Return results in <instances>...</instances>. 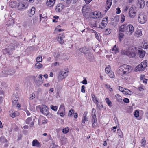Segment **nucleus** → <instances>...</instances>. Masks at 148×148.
I'll list each match as a JSON object with an SVG mask.
<instances>
[{
  "instance_id": "nucleus-63",
  "label": "nucleus",
  "mask_w": 148,
  "mask_h": 148,
  "mask_svg": "<svg viewBox=\"0 0 148 148\" xmlns=\"http://www.w3.org/2000/svg\"><path fill=\"white\" fill-rule=\"evenodd\" d=\"M46 115L48 117H51L52 116V115L49 112H48V113L46 114Z\"/></svg>"
},
{
  "instance_id": "nucleus-22",
  "label": "nucleus",
  "mask_w": 148,
  "mask_h": 148,
  "mask_svg": "<svg viewBox=\"0 0 148 148\" xmlns=\"http://www.w3.org/2000/svg\"><path fill=\"white\" fill-rule=\"evenodd\" d=\"M123 32H124L120 31V27H119V35L118 36V38L120 41H121L122 39L123 38L124 36V34L123 33Z\"/></svg>"
},
{
  "instance_id": "nucleus-24",
  "label": "nucleus",
  "mask_w": 148,
  "mask_h": 148,
  "mask_svg": "<svg viewBox=\"0 0 148 148\" xmlns=\"http://www.w3.org/2000/svg\"><path fill=\"white\" fill-rule=\"evenodd\" d=\"M32 145L33 146H36L38 147H40V143L36 139L33 141Z\"/></svg>"
},
{
  "instance_id": "nucleus-37",
  "label": "nucleus",
  "mask_w": 148,
  "mask_h": 148,
  "mask_svg": "<svg viewBox=\"0 0 148 148\" xmlns=\"http://www.w3.org/2000/svg\"><path fill=\"white\" fill-rule=\"evenodd\" d=\"M69 129L68 127L64 128L62 130V132L64 134H66L69 131Z\"/></svg>"
},
{
  "instance_id": "nucleus-43",
  "label": "nucleus",
  "mask_w": 148,
  "mask_h": 148,
  "mask_svg": "<svg viewBox=\"0 0 148 148\" xmlns=\"http://www.w3.org/2000/svg\"><path fill=\"white\" fill-rule=\"evenodd\" d=\"M146 140L145 137L143 138L142 140L141 144L143 147H145V145Z\"/></svg>"
},
{
  "instance_id": "nucleus-2",
  "label": "nucleus",
  "mask_w": 148,
  "mask_h": 148,
  "mask_svg": "<svg viewBox=\"0 0 148 148\" xmlns=\"http://www.w3.org/2000/svg\"><path fill=\"white\" fill-rule=\"evenodd\" d=\"M147 65V62H143L135 68V70L136 71H143L144 70Z\"/></svg>"
},
{
  "instance_id": "nucleus-32",
  "label": "nucleus",
  "mask_w": 148,
  "mask_h": 148,
  "mask_svg": "<svg viewBox=\"0 0 148 148\" xmlns=\"http://www.w3.org/2000/svg\"><path fill=\"white\" fill-rule=\"evenodd\" d=\"M124 89L125 90L124 94L129 95H131L132 94V92L128 89L124 88Z\"/></svg>"
},
{
  "instance_id": "nucleus-50",
  "label": "nucleus",
  "mask_w": 148,
  "mask_h": 148,
  "mask_svg": "<svg viewBox=\"0 0 148 148\" xmlns=\"http://www.w3.org/2000/svg\"><path fill=\"white\" fill-rule=\"evenodd\" d=\"M40 19H42V18L43 19H46L47 17L45 14H40Z\"/></svg>"
},
{
  "instance_id": "nucleus-45",
  "label": "nucleus",
  "mask_w": 148,
  "mask_h": 148,
  "mask_svg": "<svg viewBox=\"0 0 148 148\" xmlns=\"http://www.w3.org/2000/svg\"><path fill=\"white\" fill-rule=\"evenodd\" d=\"M117 132L118 135L121 138H122L123 136V134L121 130H117Z\"/></svg>"
},
{
  "instance_id": "nucleus-35",
  "label": "nucleus",
  "mask_w": 148,
  "mask_h": 148,
  "mask_svg": "<svg viewBox=\"0 0 148 148\" xmlns=\"http://www.w3.org/2000/svg\"><path fill=\"white\" fill-rule=\"evenodd\" d=\"M8 71L9 72L8 74H9V75H13L14 74L15 72L14 70L12 69H9L8 70Z\"/></svg>"
},
{
  "instance_id": "nucleus-60",
  "label": "nucleus",
  "mask_w": 148,
  "mask_h": 148,
  "mask_svg": "<svg viewBox=\"0 0 148 148\" xmlns=\"http://www.w3.org/2000/svg\"><path fill=\"white\" fill-rule=\"evenodd\" d=\"M92 114H96V112L95 109L93 108L92 111Z\"/></svg>"
},
{
  "instance_id": "nucleus-55",
  "label": "nucleus",
  "mask_w": 148,
  "mask_h": 148,
  "mask_svg": "<svg viewBox=\"0 0 148 148\" xmlns=\"http://www.w3.org/2000/svg\"><path fill=\"white\" fill-rule=\"evenodd\" d=\"M143 77L142 78V77H141L140 78V79H141V80H142L143 81V82L144 83H145V84H147V79H143Z\"/></svg>"
},
{
  "instance_id": "nucleus-51",
  "label": "nucleus",
  "mask_w": 148,
  "mask_h": 148,
  "mask_svg": "<svg viewBox=\"0 0 148 148\" xmlns=\"http://www.w3.org/2000/svg\"><path fill=\"white\" fill-rule=\"evenodd\" d=\"M118 89L119 90V91L122 92L123 93H124V91H125V90H124V89L122 87L120 86H119L118 87Z\"/></svg>"
},
{
  "instance_id": "nucleus-10",
  "label": "nucleus",
  "mask_w": 148,
  "mask_h": 148,
  "mask_svg": "<svg viewBox=\"0 0 148 148\" xmlns=\"http://www.w3.org/2000/svg\"><path fill=\"white\" fill-rule=\"evenodd\" d=\"M67 72L64 71H60L58 77V79L60 80H62L64 78H65L67 76Z\"/></svg>"
},
{
  "instance_id": "nucleus-29",
  "label": "nucleus",
  "mask_w": 148,
  "mask_h": 148,
  "mask_svg": "<svg viewBox=\"0 0 148 148\" xmlns=\"http://www.w3.org/2000/svg\"><path fill=\"white\" fill-rule=\"evenodd\" d=\"M105 101L107 104L110 107H111L112 106V104L111 101H110L108 98H106L105 99Z\"/></svg>"
},
{
  "instance_id": "nucleus-52",
  "label": "nucleus",
  "mask_w": 148,
  "mask_h": 148,
  "mask_svg": "<svg viewBox=\"0 0 148 148\" xmlns=\"http://www.w3.org/2000/svg\"><path fill=\"white\" fill-rule=\"evenodd\" d=\"M109 76L110 77L113 78L114 77V74L113 72H110L109 73Z\"/></svg>"
},
{
  "instance_id": "nucleus-14",
  "label": "nucleus",
  "mask_w": 148,
  "mask_h": 148,
  "mask_svg": "<svg viewBox=\"0 0 148 148\" xmlns=\"http://www.w3.org/2000/svg\"><path fill=\"white\" fill-rule=\"evenodd\" d=\"M10 116L14 118L19 115V113L17 111H14V110H11L9 112Z\"/></svg>"
},
{
  "instance_id": "nucleus-26",
  "label": "nucleus",
  "mask_w": 148,
  "mask_h": 148,
  "mask_svg": "<svg viewBox=\"0 0 148 148\" xmlns=\"http://www.w3.org/2000/svg\"><path fill=\"white\" fill-rule=\"evenodd\" d=\"M56 39L58 42L60 44H62L64 42L63 38H62L60 36H57Z\"/></svg>"
},
{
  "instance_id": "nucleus-16",
  "label": "nucleus",
  "mask_w": 148,
  "mask_h": 148,
  "mask_svg": "<svg viewBox=\"0 0 148 148\" xmlns=\"http://www.w3.org/2000/svg\"><path fill=\"white\" fill-rule=\"evenodd\" d=\"M35 12V8L34 7H33L30 10H28L27 12V14L29 17H31L34 14Z\"/></svg>"
},
{
  "instance_id": "nucleus-58",
  "label": "nucleus",
  "mask_w": 148,
  "mask_h": 148,
  "mask_svg": "<svg viewBox=\"0 0 148 148\" xmlns=\"http://www.w3.org/2000/svg\"><path fill=\"white\" fill-rule=\"evenodd\" d=\"M35 95L34 94H31L30 97V99L32 100L35 98Z\"/></svg>"
},
{
  "instance_id": "nucleus-3",
  "label": "nucleus",
  "mask_w": 148,
  "mask_h": 148,
  "mask_svg": "<svg viewBox=\"0 0 148 148\" xmlns=\"http://www.w3.org/2000/svg\"><path fill=\"white\" fill-rule=\"evenodd\" d=\"M138 20L141 24L145 23L147 20L146 15L143 14H139L138 16Z\"/></svg>"
},
{
  "instance_id": "nucleus-19",
  "label": "nucleus",
  "mask_w": 148,
  "mask_h": 148,
  "mask_svg": "<svg viewBox=\"0 0 148 148\" xmlns=\"http://www.w3.org/2000/svg\"><path fill=\"white\" fill-rule=\"evenodd\" d=\"M34 79L36 85L38 86H40L43 83V80H37L35 77H34Z\"/></svg>"
},
{
  "instance_id": "nucleus-15",
  "label": "nucleus",
  "mask_w": 148,
  "mask_h": 148,
  "mask_svg": "<svg viewBox=\"0 0 148 148\" xmlns=\"http://www.w3.org/2000/svg\"><path fill=\"white\" fill-rule=\"evenodd\" d=\"M18 96L15 94H13L12 96V100L13 104L15 105L18 99Z\"/></svg>"
},
{
  "instance_id": "nucleus-27",
  "label": "nucleus",
  "mask_w": 148,
  "mask_h": 148,
  "mask_svg": "<svg viewBox=\"0 0 148 148\" xmlns=\"http://www.w3.org/2000/svg\"><path fill=\"white\" fill-rule=\"evenodd\" d=\"M142 35V32L140 29H138L135 32V35L137 37L140 36Z\"/></svg>"
},
{
  "instance_id": "nucleus-41",
  "label": "nucleus",
  "mask_w": 148,
  "mask_h": 148,
  "mask_svg": "<svg viewBox=\"0 0 148 148\" xmlns=\"http://www.w3.org/2000/svg\"><path fill=\"white\" fill-rule=\"evenodd\" d=\"M74 111L72 109H71L69 112L68 116H72L73 114Z\"/></svg>"
},
{
  "instance_id": "nucleus-21",
  "label": "nucleus",
  "mask_w": 148,
  "mask_h": 148,
  "mask_svg": "<svg viewBox=\"0 0 148 148\" xmlns=\"http://www.w3.org/2000/svg\"><path fill=\"white\" fill-rule=\"evenodd\" d=\"M123 69L124 68H123V65H122L119 67L118 70V73L121 75V76L124 75V70Z\"/></svg>"
},
{
  "instance_id": "nucleus-1",
  "label": "nucleus",
  "mask_w": 148,
  "mask_h": 148,
  "mask_svg": "<svg viewBox=\"0 0 148 148\" xmlns=\"http://www.w3.org/2000/svg\"><path fill=\"white\" fill-rule=\"evenodd\" d=\"M120 27V31L124 32L130 35H131L134 31V27L131 24L122 25Z\"/></svg>"
},
{
  "instance_id": "nucleus-7",
  "label": "nucleus",
  "mask_w": 148,
  "mask_h": 148,
  "mask_svg": "<svg viewBox=\"0 0 148 148\" xmlns=\"http://www.w3.org/2000/svg\"><path fill=\"white\" fill-rule=\"evenodd\" d=\"M85 56L87 60L90 62L92 61L94 59V56L93 53L90 51L85 54Z\"/></svg>"
},
{
  "instance_id": "nucleus-23",
  "label": "nucleus",
  "mask_w": 148,
  "mask_h": 148,
  "mask_svg": "<svg viewBox=\"0 0 148 148\" xmlns=\"http://www.w3.org/2000/svg\"><path fill=\"white\" fill-rule=\"evenodd\" d=\"M138 51L139 56L140 58H143L144 57L145 53V52L144 51L142 50H138Z\"/></svg>"
},
{
  "instance_id": "nucleus-18",
  "label": "nucleus",
  "mask_w": 148,
  "mask_h": 148,
  "mask_svg": "<svg viewBox=\"0 0 148 148\" xmlns=\"http://www.w3.org/2000/svg\"><path fill=\"white\" fill-rule=\"evenodd\" d=\"M55 1L56 0H47L46 4L47 6L50 7L53 5Z\"/></svg>"
},
{
  "instance_id": "nucleus-39",
  "label": "nucleus",
  "mask_w": 148,
  "mask_h": 148,
  "mask_svg": "<svg viewBox=\"0 0 148 148\" xmlns=\"http://www.w3.org/2000/svg\"><path fill=\"white\" fill-rule=\"evenodd\" d=\"M107 23H107L101 22L99 26L101 27V28L102 29L106 25Z\"/></svg>"
},
{
  "instance_id": "nucleus-36",
  "label": "nucleus",
  "mask_w": 148,
  "mask_h": 148,
  "mask_svg": "<svg viewBox=\"0 0 148 148\" xmlns=\"http://www.w3.org/2000/svg\"><path fill=\"white\" fill-rule=\"evenodd\" d=\"M59 110L60 111H65V106L64 104H62L60 105Z\"/></svg>"
},
{
  "instance_id": "nucleus-30",
  "label": "nucleus",
  "mask_w": 148,
  "mask_h": 148,
  "mask_svg": "<svg viewBox=\"0 0 148 148\" xmlns=\"http://www.w3.org/2000/svg\"><path fill=\"white\" fill-rule=\"evenodd\" d=\"M111 50L112 51H114L115 53L119 52V49L116 47V45L114 46L111 49Z\"/></svg>"
},
{
  "instance_id": "nucleus-34",
  "label": "nucleus",
  "mask_w": 148,
  "mask_h": 148,
  "mask_svg": "<svg viewBox=\"0 0 148 148\" xmlns=\"http://www.w3.org/2000/svg\"><path fill=\"white\" fill-rule=\"evenodd\" d=\"M35 66L36 68L38 69H39L42 67L43 66V65L40 63L37 62L35 64Z\"/></svg>"
},
{
  "instance_id": "nucleus-42",
  "label": "nucleus",
  "mask_w": 148,
  "mask_h": 148,
  "mask_svg": "<svg viewBox=\"0 0 148 148\" xmlns=\"http://www.w3.org/2000/svg\"><path fill=\"white\" fill-rule=\"evenodd\" d=\"M91 96L92 100L94 101V102L95 103L98 102V100H97V98L94 95L92 94Z\"/></svg>"
},
{
  "instance_id": "nucleus-20",
  "label": "nucleus",
  "mask_w": 148,
  "mask_h": 148,
  "mask_svg": "<svg viewBox=\"0 0 148 148\" xmlns=\"http://www.w3.org/2000/svg\"><path fill=\"white\" fill-rule=\"evenodd\" d=\"M112 0H107L106 2V8L107 10L109 9L112 4Z\"/></svg>"
},
{
  "instance_id": "nucleus-33",
  "label": "nucleus",
  "mask_w": 148,
  "mask_h": 148,
  "mask_svg": "<svg viewBox=\"0 0 148 148\" xmlns=\"http://www.w3.org/2000/svg\"><path fill=\"white\" fill-rule=\"evenodd\" d=\"M88 118L86 117H83L82 119V124L83 125H84L85 124V122L88 121Z\"/></svg>"
},
{
  "instance_id": "nucleus-57",
  "label": "nucleus",
  "mask_w": 148,
  "mask_h": 148,
  "mask_svg": "<svg viewBox=\"0 0 148 148\" xmlns=\"http://www.w3.org/2000/svg\"><path fill=\"white\" fill-rule=\"evenodd\" d=\"M43 120H42V124H46L47 123V121L46 119L44 117L43 118Z\"/></svg>"
},
{
  "instance_id": "nucleus-47",
  "label": "nucleus",
  "mask_w": 148,
  "mask_h": 148,
  "mask_svg": "<svg viewBox=\"0 0 148 148\" xmlns=\"http://www.w3.org/2000/svg\"><path fill=\"white\" fill-rule=\"evenodd\" d=\"M8 72V70H5L2 71V73L5 75V77L7 76L8 75H9V74H8V73H9Z\"/></svg>"
},
{
  "instance_id": "nucleus-8",
  "label": "nucleus",
  "mask_w": 148,
  "mask_h": 148,
  "mask_svg": "<svg viewBox=\"0 0 148 148\" xmlns=\"http://www.w3.org/2000/svg\"><path fill=\"white\" fill-rule=\"evenodd\" d=\"M136 3L137 8L140 9H143L145 5V2L143 0H138Z\"/></svg>"
},
{
  "instance_id": "nucleus-25",
  "label": "nucleus",
  "mask_w": 148,
  "mask_h": 148,
  "mask_svg": "<svg viewBox=\"0 0 148 148\" xmlns=\"http://www.w3.org/2000/svg\"><path fill=\"white\" fill-rule=\"evenodd\" d=\"M61 4H59L57 5L56 6L55 10L56 12H59L62 9V7L61 6Z\"/></svg>"
},
{
  "instance_id": "nucleus-61",
  "label": "nucleus",
  "mask_w": 148,
  "mask_h": 148,
  "mask_svg": "<svg viewBox=\"0 0 148 148\" xmlns=\"http://www.w3.org/2000/svg\"><path fill=\"white\" fill-rule=\"evenodd\" d=\"M58 36H60L62 38H63V39L65 38L64 34V33L60 34Z\"/></svg>"
},
{
  "instance_id": "nucleus-46",
  "label": "nucleus",
  "mask_w": 148,
  "mask_h": 148,
  "mask_svg": "<svg viewBox=\"0 0 148 148\" xmlns=\"http://www.w3.org/2000/svg\"><path fill=\"white\" fill-rule=\"evenodd\" d=\"M51 108L55 111L57 110L58 109L57 106H54L53 105H51L50 106Z\"/></svg>"
},
{
  "instance_id": "nucleus-4",
  "label": "nucleus",
  "mask_w": 148,
  "mask_h": 148,
  "mask_svg": "<svg viewBox=\"0 0 148 148\" xmlns=\"http://www.w3.org/2000/svg\"><path fill=\"white\" fill-rule=\"evenodd\" d=\"M38 108L40 109V110L41 113L44 115L48 113L49 111L48 110V108L45 105H42V106H38Z\"/></svg>"
},
{
  "instance_id": "nucleus-62",
  "label": "nucleus",
  "mask_w": 148,
  "mask_h": 148,
  "mask_svg": "<svg viewBox=\"0 0 148 148\" xmlns=\"http://www.w3.org/2000/svg\"><path fill=\"white\" fill-rule=\"evenodd\" d=\"M116 13L117 14H119L121 13V10L120 8H116Z\"/></svg>"
},
{
  "instance_id": "nucleus-48",
  "label": "nucleus",
  "mask_w": 148,
  "mask_h": 148,
  "mask_svg": "<svg viewBox=\"0 0 148 148\" xmlns=\"http://www.w3.org/2000/svg\"><path fill=\"white\" fill-rule=\"evenodd\" d=\"M110 71V66H108V67H106L105 68V71L106 73H109Z\"/></svg>"
},
{
  "instance_id": "nucleus-64",
  "label": "nucleus",
  "mask_w": 148,
  "mask_h": 148,
  "mask_svg": "<svg viewBox=\"0 0 148 148\" xmlns=\"http://www.w3.org/2000/svg\"><path fill=\"white\" fill-rule=\"evenodd\" d=\"M82 83L83 84L86 85L87 84V81L86 79H84L82 81Z\"/></svg>"
},
{
  "instance_id": "nucleus-31",
  "label": "nucleus",
  "mask_w": 148,
  "mask_h": 148,
  "mask_svg": "<svg viewBox=\"0 0 148 148\" xmlns=\"http://www.w3.org/2000/svg\"><path fill=\"white\" fill-rule=\"evenodd\" d=\"M115 97L118 102H121L122 101V97L119 94L116 95Z\"/></svg>"
},
{
  "instance_id": "nucleus-9",
  "label": "nucleus",
  "mask_w": 148,
  "mask_h": 148,
  "mask_svg": "<svg viewBox=\"0 0 148 148\" xmlns=\"http://www.w3.org/2000/svg\"><path fill=\"white\" fill-rule=\"evenodd\" d=\"M123 65V68H124L123 69L124 70V73L125 74H127L131 71L132 69L131 66L129 65H127L125 64H124Z\"/></svg>"
},
{
  "instance_id": "nucleus-56",
  "label": "nucleus",
  "mask_w": 148,
  "mask_h": 148,
  "mask_svg": "<svg viewBox=\"0 0 148 148\" xmlns=\"http://www.w3.org/2000/svg\"><path fill=\"white\" fill-rule=\"evenodd\" d=\"M125 20V17L124 15H122L121 16V23L123 22Z\"/></svg>"
},
{
  "instance_id": "nucleus-13",
  "label": "nucleus",
  "mask_w": 148,
  "mask_h": 148,
  "mask_svg": "<svg viewBox=\"0 0 148 148\" xmlns=\"http://www.w3.org/2000/svg\"><path fill=\"white\" fill-rule=\"evenodd\" d=\"M28 5L23 2H20L18 3V9L19 10L25 9L27 7Z\"/></svg>"
},
{
  "instance_id": "nucleus-40",
  "label": "nucleus",
  "mask_w": 148,
  "mask_h": 148,
  "mask_svg": "<svg viewBox=\"0 0 148 148\" xmlns=\"http://www.w3.org/2000/svg\"><path fill=\"white\" fill-rule=\"evenodd\" d=\"M139 112L138 110H135L134 112V115L137 118L139 117Z\"/></svg>"
},
{
  "instance_id": "nucleus-6",
  "label": "nucleus",
  "mask_w": 148,
  "mask_h": 148,
  "mask_svg": "<svg viewBox=\"0 0 148 148\" xmlns=\"http://www.w3.org/2000/svg\"><path fill=\"white\" fill-rule=\"evenodd\" d=\"M101 15V13L100 12L95 11L94 12H92L89 14L90 17L94 19L98 18L100 17Z\"/></svg>"
},
{
  "instance_id": "nucleus-59",
  "label": "nucleus",
  "mask_w": 148,
  "mask_h": 148,
  "mask_svg": "<svg viewBox=\"0 0 148 148\" xmlns=\"http://www.w3.org/2000/svg\"><path fill=\"white\" fill-rule=\"evenodd\" d=\"M56 55V58H58L60 56V53H57V54L56 53H55V55L54 56H55Z\"/></svg>"
},
{
  "instance_id": "nucleus-28",
  "label": "nucleus",
  "mask_w": 148,
  "mask_h": 148,
  "mask_svg": "<svg viewBox=\"0 0 148 148\" xmlns=\"http://www.w3.org/2000/svg\"><path fill=\"white\" fill-rule=\"evenodd\" d=\"M0 141L2 143H4L7 141V140L3 136L0 137Z\"/></svg>"
},
{
  "instance_id": "nucleus-44",
  "label": "nucleus",
  "mask_w": 148,
  "mask_h": 148,
  "mask_svg": "<svg viewBox=\"0 0 148 148\" xmlns=\"http://www.w3.org/2000/svg\"><path fill=\"white\" fill-rule=\"evenodd\" d=\"M32 120V119L31 117L28 118L26 120L25 122L26 124H29L30 122Z\"/></svg>"
},
{
  "instance_id": "nucleus-38",
  "label": "nucleus",
  "mask_w": 148,
  "mask_h": 148,
  "mask_svg": "<svg viewBox=\"0 0 148 148\" xmlns=\"http://www.w3.org/2000/svg\"><path fill=\"white\" fill-rule=\"evenodd\" d=\"M112 32V30L110 29H107L105 30V34L106 35L110 34Z\"/></svg>"
},
{
  "instance_id": "nucleus-11",
  "label": "nucleus",
  "mask_w": 148,
  "mask_h": 148,
  "mask_svg": "<svg viewBox=\"0 0 148 148\" xmlns=\"http://www.w3.org/2000/svg\"><path fill=\"white\" fill-rule=\"evenodd\" d=\"M130 16L131 18H134L136 15V13L133 7L130 8L129 12Z\"/></svg>"
},
{
  "instance_id": "nucleus-53",
  "label": "nucleus",
  "mask_w": 148,
  "mask_h": 148,
  "mask_svg": "<svg viewBox=\"0 0 148 148\" xmlns=\"http://www.w3.org/2000/svg\"><path fill=\"white\" fill-rule=\"evenodd\" d=\"M123 101L125 103H128L129 102V100L127 98H125L123 99Z\"/></svg>"
},
{
  "instance_id": "nucleus-12",
  "label": "nucleus",
  "mask_w": 148,
  "mask_h": 148,
  "mask_svg": "<svg viewBox=\"0 0 148 148\" xmlns=\"http://www.w3.org/2000/svg\"><path fill=\"white\" fill-rule=\"evenodd\" d=\"M92 117L91 118V122L92 123V126L93 127L95 128L96 125L95 124L97 123V119L96 117V114H91Z\"/></svg>"
},
{
  "instance_id": "nucleus-49",
  "label": "nucleus",
  "mask_w": 148,
  "mask_h": 148,
  "mask_svg": "<svg viewBox=\"0 0 148 148\" xmlns=\"http://www.w3.org/2000/svg\"><path fill=\"white\" fill-rule=\"evenodd\" d=\"M42 61V57L41 56L37 57L36 58V61L37 62H41Z\"/></svg>"
},
{
  "instance_id": "nucleus-17",
  "label": "nucleus",
  "mask_w": 148,
  "mask_h": 148,
  "mask_svg": "<svg viewBox=\"0 0 148 148\" xmlns=\"http://www.w3.org/2000/svg\"><path fill=\"white\" fill-rule=\"evenodd\" d=\"M79 51L82 53H83L85 55L89 51L88 48L86 47H84L82 48H80L79 49Z\"/></svg>"
},
{
  "instance_id": "nucleus-5",
  "label": "nucleus",
  "mask_w": 148,
  "mask_h": 148,
  "mask_svg": "<svg viewBox=\"0 0 148 148\" xmlns=\"http://www.w3.org/2000/svg\"><path fill=\"white\" fill-rule=\"evenodd\" d=\"M15 45L10 44L8 46V48H5L4 50H5L7 53H8L9 55H11L12 53V51L15 50Z\"/></svg>"
},
{
  "instance_id": "nucleus-54",
  "label": "nucleus",
  "mask_w": 148,
  "mask_h": 148,
  "mask_svg": "<svg viewBox=\"0 0 148 148\" xmlns=\"http://www.w3.org/2000/svg\"><path fill=\"white\" fill-rule=\"evenodd\" d=\"M81 91L82 93H84L85 92V86L84 85H82L81 87Z\"/></svg>"
}]
</instances>
